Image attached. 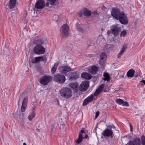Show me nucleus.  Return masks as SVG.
<instances>
[{
    "label": "nucleus",
    "instance_id": "38",
    "mask_svg": "<svg viewBox=\"0 0 145 145\" xmlns=\"http://www.w3.org/2000/svg\"><path fill=\"white\" fill-rule=\"evenodd\" d=\"M80 132H81V133H84V131L82 129L81 130Z\"/></svg>",
    "mask_w": 145,
    "mask_h": 145
},
{
    "label": "nucleus",
    "instance_id": "41",
    "mask_svg": "<svg viewBox=\"0 0 145 145\" xmlns=\"http://www.w3.org/2000/svg\"><path fill=\"white\" fill-rule=\"evenodd\" d=\"M23 145H27V144L25 143H24L23 144Z\"/></svg>",
    "mask_w": 145,
    "mask_h": 145
},
{
    "label": "nucleus",
    "instance_id": "28",
    "mask_svg": "<svg viewBox=\"0 0 145 145\" xmlns=\"http://www.w3.org/2000/svg\"><path fill=\"white\" fill-rule=\"evenodd\" d=\"M47 2L46 3V6L47 7H49V5H52L54 4L56 0H47Z\"/></svg>",
    "mask_w": 145,
    "mask_h": 145
},
{
    "label": "nucleus",
    "instance_id": "1",
    "mask_svg": "<svg viewBox=\"0 0 145 145\" xmlns=\"http://www.w3.org/2000/svg\"><path fill=\"white\" fill-rule=\"evenodd\" d=\"M111 12L112 16L115 19L119 20L121 24H126L127 23V18L123 11L121 12L118 9L113 8Z\"/></svg>",
    "mask_w": 145,
    "mask_h": 145
},
{
    "label": "nucleus",
    "instance_id": "12",
    "mask_svg": "<svg viewBox=\"0 0 145 145\" xmlns=\"http://www.w3.org/2000/svg\"><path fill=\"white\" fill-rule=\"evenodd\" d=\"M45 3L42 0H39L36 3L35 7L36 8L41 9L44 8Z\"/></svg>",
    "mask_w": 145,
    "mask_h": 145
},
{
    "label": "nucleus",
    "instance_id": "4",
    "mask_svg": "<svg viewBox=\"0 0 145 145\" xmlns=\"http://www.w3.org/2000/svg\"><path fill=\"white\" fill-rule=\"evenodd\" d=\"M61 95L63 97L69 98L72 95V91L69 88H63L60 91Z\"/></svg>",
    "mask_w": 145,
    "mask_h": 145
},
{
    "label": "nucleus",
    "instance_id": "32",
    "mask_svg": "<svg viewBox=\"0 0 145 145\" xmlns=\"http://www.w3.org/2000/svg\"><path fill=\"white\" fill-rule=\"evenodd\" d=\"M123 101V100L120 99H117L115 100L116 103L119 105H122Z\"/></svg>",
    "mask_w": 145,
    "mask_h": 145
},
{
    "label": "nucleus",
    "instance_id": "39",
    "mask_svg": "<svg viewBox=\"0 0 145 145\" xmlns=\"http://www.w3.org/2000/svg\"><path fill=\"white\" fill-rule=\"evenodd\" d=\"M144 84H145V80H143L142 81Z\"/></svg>",
    "mask_w": 145,
    "mask_h": 145
},
{
    "label": "nucleus",
    "instance_id": "27",
    "mask_svg": "<svg viewBox=\"0 0 145 145\" xmlns=\"http://www.w3.org/2000/svg\"><path fill=\"white\" fill-rule=\"evenodd\" d=\"M72 75L70 77V78L72 79H75L78 78L79 77V74L76 72L72 73Z\"/></svg>",
    "mask_w": 145,
    "mask_h": 145
},
{
    "label": "nucleus",
    "instance_id": "15",
    "mask_svg": "<svg viewBox=\"0 0 145 145\" xmlns=\"http://www.w3.org/2000/svg\"><path fill=\"white\" fill-rule=\"evenodd\" d=\"M93 94H91L89 96L84 100L83 103V105L85 106L91 102L93 99Z\"/></svg>",
    "mask_w": 145,
    "mask_h": 145
},
{
    "label": "nucleus",
    "instance_id": "40",
    "mask_svg": "<svg viewBox=\"0 0 145 145\" xmlns=\"http://www.w3.org/2000/svg\"><path fill=\"white\" fill-rule=\"evenodd\" d=\"M130 130L131 131L132 129V127L130 124Z\"/></svg>",
    "mask_w": 145,
    "mask_h": 145
},
{
    "label": "nucleus",
    "instance_id": "13",
    "mask_svg": "<svg viewBox=\"0 0 145 145\" xmlns=\"http://www.w3.org/2000/svg\"><path fill=\"white\" fill-rule=\"evenodd\" d=\"M104 86L105 85L103 84H102L99 86L94 92L93 94V96H97L98 95L102 92Z\"/></svg>",
    "mask_w": 145,
    "mask_h": 145
},
{
    "label": "nucleus",
    "instance_id": "34",
    "mask_svg": "<svg viewBox=\"0 0 145 145\" xmlns=\"http://www.w3.org/2000/svg\"><path fill=\"white\" fill-rule=\"evenodd\" d=\"M58 18V16L57 15L55 14L52 17V20H53L57 21Z\"/></svg>",
    "mask_w": 145,
    "mask_h": 145
},
{
    "label": "nucleus",
    "instance_id": "43",
    "mask_svg": "<svg viewBox=\"0 0 145 145\" xmlns=\"http://www.w3.org/2000/svg\"><path fill=\"white\" fill-rule=\"evenodd\" d=\"M113 127H114V128H115V126L114 125H113Z\"/></svg>",
    "mask_w": 145,
    "mask_h": 145
},
{
    "label": "nucleus",
    "instance_id": "14",
    "mask_svg": "<svg viewBox=\"0 0 145 145\" xmlns=\"http://www.w3.org/2000/svg\"><path fill=\"white\" fill-rule=\"evenodd\" d=\"M69 87L74 91L78 92L79 90L78 85L77 83H71L69 84Z\"/></svg>",
    "mask_w": 145,
    "mask_h": 145
},
{
    "label": "nucleus",
    "instance_id": "30",
    "mask_svg": "<svg viewBox=\"0 0 145 145\" xmlns=\"http://www.w3.org/2000/svg\"><path fill=\"white\" fill-rule=\"evenodd\" d=\"M82 139V134L80 133L78 135V138L76 140V142L78 144L80 143Z\"/></svg>",
    "mask_w": 145,
    "mask_h": 145
},
{
    "label": "nucleus",
    "instance_id": "21",
    "mask_svg": "<svg viewBox=\"0 0 145 145\" xmlns=\"http://www.w3.org/2000/svg\"><path fill=\"white\" fill-rule=\"evenodd\" d=\"M82 14L86 16H89L91 14V12L87 8H83L82 11Z\"/></svg>",
    "mask_w": 145,
    "mask_h": 145
},
{
    "label": "nucleus",
    "instance_id": "9",
    "mask_svg": "<svg viewBox=\"0 0 145 145\" xmlns=\"http://www.w3.org/2000/svg\"><path fill=\"white\" fill-rule=\"evenodd\" d=\"M54 79L55 81L61 83H64L65 80V76L60 74L55 75L54 76Z\"/></svg>",
    "mask_w": 145,
    "mask_h": 145
},
{
    "label": "nucleus",
    "instance_id": "19",
    "mask_svg": "<svg viewBox=\"0 0 145 145\" xmlns=\"http://www.w3.org/2000/svg\"><path fill=\"white\" fill-rule=\"evenodd\" d=\"M106 57V53L104 52H102L100 55L99 63L101 64H102L105 61Z\"/></svg>",
    "mask_w": 145,
    "mask_h": 145
},
{
    "label": "nucleus",
    "instance_id": "24",
    "mask_svg": "<svg viewBox=\"0 0 145 145\" xmlns=\"http://www.w3.org/2000/svg\"><path fill=\"white\" fill-rule=\"evenodd\" d=\"M16 0H10L8 6L10 8H12L15 6L16 3Z\"/></svg>",
    "mask_w": 145,
    "mask_h": 145
},
{
    "label": "nucleus",
    "instance_id": "31",
    "mask_svg": "<svg viewBox=\"0 0 145 145\" xmlns=\"http://www.w3.org/2000/svg\"><path fill=\"white\" fill-rule=\"evenodd\" d=\"M76 28L78 29V31H80L81 32H83V30L81 27V25L80 24H76Z\"/></svg>",
    "mask_w": 145,
    "mask_h": 145
},
{
    "label": "nucleus",
    "instance_id": "36",
    "mask_svg": "<svg viewBox=\"0 0 145 145\" xmlns=\"http://www.w3.org/2000/svg\"><path fill=\"white\" fill-rule=\"evenodd\" d=\"M99 114V112L97 111V112L95 113V118L96 119L97 117L98 116Z\"/></svg>",
    "mask_w": 145,
    "mask_h": 145
},
{
    "label": "nucleus",
    "instance_id": "3",
    "mask_svg": "<svg viewBox=\"0 0 145 145\" xmlns=\"http://www.w3.org/2000/svg\"><path fill=\"white\" fill-rule=\"evenodd\" d=\"M141 139V140L139 138L136 137L133 140L129 141L128 145H145V137L142 136Z\"/></svg>",
    "mask_w": 145,
    "mask_h": 145
},
{
    "label": "nucleus",
    "instance_id": "7",
    "mask_svg": "<svg viewBox=\"0 0 145 145\" xmlns=\"http://www.w3.org/2000/svg\"><path fill=\"white\" fill-rule=\"evenodd\" d=\"M52 79V77L51 76H44L42 77L40 79V83L43 85H46Z\"/></svg>",
    "mask_w": 145,
    "mask_h": 145
},
{
    "label": "nucleus",
    "instance_id": "11",
    "mask_svg": "<svg viewBox=\"0 0 145 145\" xmlns=\"http://www.w3.org/2000/svg\"><path fill=\"white\" fill-rule=\"evenodd\" d=\"M28 101V97H25L24 99L21 107V110L22 112H24L26 109Z\"/></svg>",
    "mask_w": 145,
    "mask_h": 145
},
{
    "label": "nucleus",
    "instance_id": "20",
    "mask_svg": "<svg viewBox=\"0 0 145 145\" xmlns=\"http://www.w3.org/2000/svg\"><path fill=\"white\" fill-rule=\"evenodd\" d=\"M98 67L93 66L91 67L89 69V72L92 74H95L97 71Z\"/></svg>",
    "mask_w": 145,
    "mask_h": 145
},
{
    "label": "nucleus",
    "instance_id": "23",
    "mask_svg": "<svg viewBox=\"0 0 145 145\" xmlns=\"http://www.w3.org/2000/svg\"><path fill=\"white\" fill-rule=\"evenodd\" d=\"M135 71L132 69L129 70L127 72L126 75L128 77H132L134 75Z\"/></svg>",
    "mask_w": 145,
    "mask_h": 145
},
{
    "label": "nucleus",
    "instance_id": "25",
    "mask_svg": "<svg viewBox=\"0 0 145 145\" xmlns=\"http://www.w3.org/2000/svg\"><path fill=\"white\" fill-rule=\"evenodd\" d=\"M35 113L34 111H32L30 113L28 116V119L29 121H31L34 118Z\"/></svg>",
    "mask_w": 145,
    "mask_h": 145
},
{
    "label": "nucleus",
    "instance_id": "29",
    "mask_svg": "<svg viewBox=\"0 0 145 145\" xmlns=\"http://www.w3.org/2000/svg\"><path fill=\"white\" fill-rule=\"evenodd\" d=\"M104 78L103 80L105 81H108L110 80V76L109 74L106 72H105L103 74Z\"/></svg>",
    "mask_w": 145,
    "mask_h": 145
},
{
    "label": "nucleus",
    "instance_id": "8",
    "mask_svg": "<svg viewBox=\"0 0 145 145\" xmlns=\"http://www.w3.org/2000/svg\"><path fill=\"white\" fill-rule=\"evenodd\" d=\"M69 27L67 24H64L61 28L60 32L62 36L66 37L68 35L69 32Z\"/></svg>",
    "mask_w": 145,
    "mask_h": 145
},
{
    "label": "nucleus",
    "instance_id": "2",
    "mask_svg": "<svg viewBox=\"0 0 145 145\" xmlns=\"http://www.w3.org/2000/svg\"><path fill=\"white\" fill-rule=\"evenodd\" d=\"M35 43L37 44L33 48L34 52L37 54H43L45 51L44 47L40 44H43L46 41V39L40 37L39 38L35 39Z\"/></svg>",
    "mask_w": 145,
    "mask_h": 145
},
{
    "label": "nucleus",
    "instance_id": "42",
    "mask_svg": "<svg viewBox=\"0 0 145 145\" xmlns=\"http://www.w3.org/2000/svg\"><path fill=\"white\" fill-rule=\"evenodd\" d=\"M88 137V135H86L85 136V137L86 138H87Z\"/></svg>",
    "mask_w": 145,
    "mask_h": 145
},
{
    "label": "nucleus",
    "instance_id": "33",
    "mask_svg": "<svg viewBox=\"0 0 145 145\" xmlns=\"http://www.w3.org/2000/svg\"><path fill=\"white\" fill-rule=\"evenodd\" d=\"M127 34V33L126 31H123L120 33V37H124Z\"/></svg>",
    "mask_w": 145,
    "mask_h": 145
},
{
    "label": "nucleus",
    "instance_id": "35",
    "mask_svg": "<svg viewBox=\"0 0 145 145\" xmlns=\"http://www.w3.org/2000/svg\"><path fill=\"white\" fill-rule=\"evenodd\" d=\"M122 105L124 106H127L129 105L127 101H123V103H122Z\"/></svg>",
    "mask_w": 145,
    "mask_h": 145
},
{
    "label": "nucleus",
    "instance_id": "17",
    "mask_svg": "<svg viewBox=\"0 0 145 145\" xmlns=\"http://www.w3.org/2000/svg\"><path fill=\"white\" fill-rule=\"evenodd\" d=\"M113 134V133L111 130L107 129L103 132L102 135L104 137H110L112 136Z\"/></svg>",
    "mask_w": 145,
    "mask_h": 145
},
{
    "label": "nucleus",
    "instance_id": "22",
    "mask_svg": "<svg viewBox=\"0 0 145 145\" xmlns=\"http://www.w3.org/2000/svg\"><path fill=\"white\" fill-rule=\"evenodd\" d=\"M81 77L85 79H90L91 78V76L87 72L82 73L81 75Z\"/></svg>",
    "mask_w": 145,
    "mask_h": 145
},
{
    "label": "nucleus",
    "instance_id": "5",
    "mask_svg": "<svg viewBox=\"0 0 145 145\" xmlns=\"http://www.w3.org/2000/svg\"><path fill=\"white\" fill-rule=\"evenodd\" d=\"M120 29L121 27L118 25H113L111 27L110 30L107 31V33L109 35L112 34L114 37H116L119 34Z\"/></svg>",
    "mask_w": 145,
    "mask_h": 145
},
{
    "label": "nucleus",
    "instance_id": "26",
    "mask_svg": "<svg viewBox=\"0 0 145 145\" xmlns=\"http://www.w3.org/2000/svg\"><path fill=\"white\" fill-rule=\"evenodd\" d=\"M58 65L59 63L58 62H57L54 64V66L52 67L51 70L52 73H54L55 72Z\"/></svg>",
    "mask_w": 145,
    "mask_h": 145
},
{
    "label": "nucleus",
    "instance_id": "6",
    "mask_svg": "<svg viewBox=\"0 0 145 145\" xmlns=\"http://www.w3.org/2000/svg\"><path fill=\"white\" fill-rule=\"evenodd\" d=\"M89 86V82L86 80L84 81L80 84L79 90L81 92H84L87 90Z\"/></svg>",
    "mask_w": 145,
    "mask_h": 145
},
{
    "label": "nucleus",
    "instance_id": "18",
    "mask_svg": "<svg viewBox=\"0 0 145 145\" xmlns=\"http://www.w3.org/2000/svg\"><path fill=\"white\" fill-rule=\"evenodd\" d=\"M127 48V45L126 44H124L122 46V48L120 51L119 54L117 55V57L120 58L123 55L125 51L126 50Z\"/></svg>",
    "mask_w": 145,
    "mask_h": 145
},
{
    "label": "nucleus",
    "instance_id": "16",
    "mask_svg": "<svg viewBox=\"0 0 145 145\" xmlns=\"http://www.w3.org/2000/svg\"><path fill=\"white\" fill-rule=\"evenodd\" d=\"M45 59V58L44 56H40L35 57L32 59V61L33 63H37L44 60Z\"/></svg>",
    "mask_w": 145,
    "mask_h": 145
},
{
    "label": "nucleus",
    "instance_id": "37",
    "mask_svg": "<svg viewBox=\"0 0 145 145\" xmlns=\"http://www.w3.org/2000/svg\"><path fill=\"white\" fill-rule=\"evenodd\" d=\"M24 95V94L23 93H22L21 94L20 96V97L19 98V100L20 99H22V97H23Z\"/></svg>",
    "mask_w": 145,
    "mask_h": 145
},
{
    "label": "nucleus",
    "instance_id": "10",
    "mask_svg": "<svg viewBox=\"0 0 145 145\" xmlns=\"http://www.w3.org/2000/svg\"><path fill=\"white\" fill-rule=\"evenodd\" d=\"M59 70V71L62 73L65 74L71 71V68L67 65H63L60 67Z\"/></svg>",
    "mask_w": 145,
    "mask_h": 145
}]
</instances>
